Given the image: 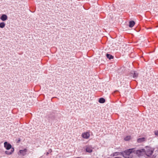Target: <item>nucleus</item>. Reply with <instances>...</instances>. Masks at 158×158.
Masks as SVG:
<instances>
[{"instance_id": "f257e3e1", "label": "nucleus", "mask_w": 158, "mask_h": 158, "mask_svg": "<svg viewBox=\"0 0 158 158\" xmlns=\"http://www.w3.org/2000/svg\"><path fill=\"white\" fill-rule=\"evenodd\" d=\"M135 148H131L126 150L124 152L121 153V154L125 158H132L133 155L132 153L133 152V150Z\"/></svg>"}, {"instance_id": "f03ea898", "label": "nucleus", "mask_w": 158, "mask_h": 158, "mask_svg": "<svg viewBox=\"0 0 158 158\" xmlns=\"http://www.w3.org/2000/svg\"><path fill=\"white\" fill-rule=\"evenodd\" d=\"M145 152H144V154H145L147 156H150L153 153L154 150L149 147H147L146 150L145 149Z\"/></svg>"}, {"instance_id": "7ed1b4c3", "label": "nucleus", "mask_w": 158, "mask_h": 158, "mask_svg": "<svg viewBox=\"0 0 158 158\" xmlns=\"http://www.w3.org/2000/svg\"><path fill=\"white\" fill-rule=\"evenodd\" d=\"M145 149H141L137 150H135V149L133 150V152L136 153L138 156H140L141 155L144 154L145 152Z\"/></svg>"}, {"instance_id": "20e7f679", "label": "nucleus", "mask_w": 158, "mask_h": 158, "mask_svg": "<svg viewBox=\"0 0 158 158\" xmlns=\"http://www.w3.org/2000/svg\"><path fill=\"white\" fill-rule=\"evenodd\" d=\"M4 146L5 148L7 150L11 149V148H12L11 144L8 143L7 142H5L4 143Z\"/></svg>"}, {"instance_id": "39448f33", "label": "nucleus", "mask_w": 158, "mask_h": 158, "mask_svg": "<svg viewBox=\"0 0 158 158\" xmlns=\"http://www.w3.org/2000/svg\"><path fill=\"white\" fill-rule=\"evenodd\" d=\"M90 136L89 133L88 132L84 133L82 134V136L84 139H87Z\"/></svg>"}, {"instance_id": "423d86ee", "label": "nucleus", "mask_w": 158, "mask_h": 158, "mask_svg": "<svg viewBox=\"0 0 158 158\" xmlns=\"http://www.w3.org/2000/svg\"><path fill=\"white\" fill-rule=\"evenodd\" d=\"M131 76H132L134 78H136L137 77L138 74L136 71H132L130 74Z\"/></svg>"}, {"instance_id": "0eeeda50", "label": "nucleus", "mask_w": 158, "mask_h": 158, "mask_svg": "<svg viewBox=\"0 0 158 158\" xmlns=\"http://www.w3.org/2000/svg\"><path fill=\"white\" fill-rule=\"evenodd\" d=\"M2 21H5L7 19V16L5 14H3L0 17Z\"/></svg>"}, {"instance_id": "6e6552de", "label": "nucleus", "mask_w": 158, "mask_h": 158, "mask_svg": "<svg viewBox=\"0 0 158 158\" xmlns=\"http://www.w3.org/2000/svg\"><path fill=\"white\" fill-rule=\"evenodd\" d=\"M86 151L89 153L91 152H92V147L90 146H87L86 149Z\"/></svg>"}, {"instance_id": "1a4fd4ad", "label": "nucleus", "mask_w": 158, "mask_h": 158, "mask_svg": "<svg viewBox=\"0 0 158 158\" xmlns=\"http://www.w3.org/2000/svg\"><path fill=\"white\" fill-rule=\"evenodd\" d=\"M14 148H11V149H10V151H7L5 152V153L6 154L8 155H10L12 154V153L14 152Z\"/></svg>"}, {"instance_id": "9d476101", "label": "nucleus", "mask_w": 158, "mask_h": 158, "mask_svg": "<svg viewBox=\"0 0 158 158\" xmlns=\"http://www.w3.org/2000/svg\"><path fill=\"white\" fill-rule=\"evenodd\" d=\"M27 152V150L26 149H24L23 150H20L19 152L22 154L24 156L26 154V152Z\"/></svg>"}, {"instance_id": "9b49d317", "label": "nucleus", "mask_w": 158, "mask_h": 158, "mask_svg": "<svg viewBox=\"0 0 158 158\" xmlns=\"http://www.w3.org/2000/svg\"><path fill=\"white\" fill-rule=\"evenodd\" d=\"M145 139L144 137H143L141 138H139L137 139V142L139 143H140L145 141Z\"/></svg>"}, {"instance_id": "f8f14e48", "label": "nucleus", "mask_w": 158, "mask_h": 158, "mask_svg": "<svg viewBox=\"0 0 158 158\" xmlns=\"http://www.w3.org/2000/svg\"><path fill=\"white\" fill-rule=\"evenodd\" d=\"M129 27H132L134 26L135 24V22L133 21H131L129 22Z\"/></svg>"}, {"instance_id": "ddd939ff", "label": "nucleus", "mask_w": 158, "mask_h": 158, "mask_svg": "<svg viewBox=\"0 0 158 158\" xmlns=\"http://www.w3.org/2000/svg\"><path fill=\"white\" fill-rule=\"evenodd\" d=\"M105 100L103 98H101L99 99V102L100 103H103L105 102Z\"/></svg>"}, {"instance_id": "4468645a", "label": "nucleus", "mask_w": 158, "mask_h": 158, "mask_svg": "<svg viewBox=\"0 0 158 158\" xmlns=\"http://www.w3.org/2000/svg\"><path fill=\"white\" fill-rule=\"evenodd\" d=\"M5 23L4 22L0 23V28H3L5 27Z\"/></svg>"}, {"instance_id": "2eb2a0df", "label": "nucleus", "mask_w": 158, "mask_h": 158, "mask_svg": "<svg viewBox=\"0 0 158 158\" xmlns=\"http://www.w3.org/2000/svg\"><path fill=\"white\" fill-rule=\"evenodd\" d=\"M106 56L110 60L113 59V56L110 54H107Z\"/></svg>"}, {"instance_id": "dca6fc26", "label": "nucleus", "mask_w": 158, "mask_h": 158, "mask_svg": "<svg viewBox=\"0 0 158 158\" xmlns=\"http://www.w3.org/2000/svg\"><path fill=\"white\" fill-rule=\"evenodd\" d=\"M120 154H121V153H119V152H114V153L112 154L111 155V156H118V155H119Z\"/></svg>"}, {"instance_id": "f3484780", "label": "nucleus", "mask_w": 158, "mask_h": 158, "mask_svg": "<svg viewBox=\"0 0 158 158\" xmlns=\"http://www.w3.org/2000/svg\"><path fill=\"white\" fill-rule=\"evenodd\" d=\"M131 139V136H127L125 137L124 138V139L125 141H128Z\"/></svg>"}, {"instance_id": "a211bd4d", "label": "nucleus", "mask_w": 158, "mask_h": 158, "mask_svg": "<svg viewBox=\"0 0 158 158\" xmlns=\"http://www.w3.org/2000/svg\"><path fill=\"white\" fill-rule=\"evenodd\" d=\"M155 135L157 136H158V130H156L154 131Z\"/></svg>"}, {"instance_id": "6ab92c4d", "label": "nucleus", "mask_w": 158, "mask_h": 158, "mask_svg": "<svg viewBox=\"0 0 158 158\" xmlns=\"http://www.w3.org/2000/svg\"><path fill=\"white\" fill-rule=\"evenodd\" d=\"M114 158H121L120 157H115Z\"/></svg>"}, {"instance_id": "aec40b11", "label": "nucleus", "mask_w": 158, "mask_h": 158, "mask_svg": "<svg viewBox=\"0 0 158 158\" xmlns=\"http://www.w3.org/2000/svg\"><path fill=\"white\" fill-rule=\"evenodd\" d=\"M48 154H49L48 152H47L46 153V155H48Z\"/></svg>"}]
</instances>
